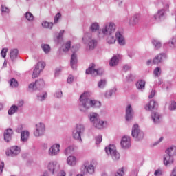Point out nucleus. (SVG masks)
Masks as SVG:
<instances>
[{"instance_id": "1", "label": "nucleus", "mask_w": 176, "mask_h": 176, "mask_svg": "<svg viewBox=\"0 0 176 176\" xmlns=\"http://www.w3.org/2000/svg\"><path fill=\"white\" fill-rule=\"evenodd\" d=\"M101 102L90 99V94L84 92L80 96L78 108L80 112H87L90 108H100Z\"/></svg>"}, {"instance_id": "2", "label": "nucleus", "mask_w": 176, "mask_h": 176, "mask_svg": "<svg viewBox=\"0 0 176 176\" xmlns=\"http://www.w3.org/2000/svg\"><path fill=\"white\" fill-rule=\"evenodd\" d=\"M107 35L108 36L107 38V42L109 45L115 43L116 40L120 46H124V45H126V40L124 39V36L120 31H117L116 32V37L113 36V34Z\"/></svg>"}, {"instance_id": "3", "label": "nucleus", "mask_w": 176, "mask_h": 176, "mask_svg": "<svg viewBox=\"0 0 176 176\" xmlns=\"http://www.w3.org/2000/svg\"><path fill=\"white\" fill-rule=\"evenodd\" d=\"M89 120L91 123H92L93 126L96 127V129H98L99 130L104 129V122L100 120V116H98L96 113H91L89 114Z\"/></svg>"}, {"instance_id": "4", "label": "nucleus", "mask_w": 176, "mask_h": 176, "mask_svg": "<svg viewBox=\"0 0 176 176\" xmlns=\"http://www.w3.org/2000/svg\"><path fill=\"white\" fill-rule=\"evenodd\" d=\"M92 38L91 33H85L82 38L84 43H88L89 50H94L97 47V40L92 39Z\"/></svg>"}, {"instance_id": "5", "label": "nucleus", "mask_w": 176, "mask_h": 176, "mask_svg": "<svg viewBox=\"0 0 176 176\" xmlns=\"http://www.w3.org/2000/svg\"><path fill=\"white\" fill-rule=\"evenodd\" d=\"M105 152L107 155L111 156L114 162H118L120 159V154L116 151V146L113 144H110L107 147H105Z\"/></svg>"}, {"instance_id": "6", "label": "nucleus", "mask_w": 176, "mask_h": 176, "mask_svg": "<svg viewBox=\"0 0 176 176\" xmlns=\"http://www.w3.org/2000/svg\"><path fill=\"white\" fill-rule=\"evenodd\" d=\"M85 133V125L78 124L73 130L72 135L74 140L82 142V135Z\"/></svg>"}, {"instance_id": "7", "label": "nucleus", "mask_w": 176, "mask_h": 176, "mask_svg": "<svg viewBox=\"0 0 176 176\" xmlns=\"http://www.w3.org/2000/svg\"><path fill=\"white\" fill-rule=\"evenodd\" d=\"M131 135L135 141H141V140H144V132L140 129L138 124H135L133 126Z\"/></svg>"}, {"instance_id": "8", "label": "nucleus", "mask_w": 176, "mask_h": 176, "mask_svg": "<svg viewBox=\"0 0 176 176\" xmlns=\"http://www.w3.org/2000/svg\"><path fill=\"white\" fill-rule=\"evenodd\" d=\"M85 73L87 75H91L92 76H97V75L101 76V75L104 74V69H96V65L92 63L89 65L88 69H86Z\"/></svg>"}, {"instance_id": "9", "label": "nucleus", "mask_w": 176, "mask_h": 176, "mask_svg": "<svg viewBox=\"0 0 176 176\" xmlns=\"http://www.w3.org/2000/svg\"><path fill=\"white\" fill-rule=\"evenodd\" d=\"M115 30H116V26L115 25V23L110 22L106 23L103 26L102 32L103 35H112L113 34H115Z\"/></svg>"}, {"instance_id": "10", "label": "nucleus", "mask_w": 176, "mask_h": 176, "mask_svg": "<svg viewBox=\"0 0 176 176\" xmlns=\"http://www.w3.org/2000/svg\"><path fill=\"white\" fill-rule=\"evenodd\" d=\"M45 131H46L45 124L43 122H38L35 124V129L34 131V137H42V135L45 134Z\"/></svg>"}, {"instance_id": "11", "label": "nucleus", "mask_w": 176, "mask_h": 176, "mask_svg": "<svg viewBox=\"0 0 176 176\" xmlns=\"http://www.w3.org/2000/svg\"><path fill=\"white\" fill-rule=\"evenodd\" d=\"M45 67H46V63L45 62H38L35 66L32 78H33V79L38 78L39 74H41V71H43Z\"/></svg>"}, {"instance_id": "12", "label": "nucleus", "mask_w": 176, "mask_h": 176, "mask_svg": "<svg viewBox=\"0 0 176 176\" xmlns=\"http://www.w3.org/2000/svg\"><path fill=\"white\" fill-rule=\"evenodd\" d=\"M20 152H21V148L17 146H13L8 149L6 155V156H10V157H16V156L20 155Z\"/></svg>"}, {"instance_id": "13", "label": "nucleus", "mask_w": 176, "mask_h": 176, "mask_svg": "<svg viewBox=\"0 0 176 176\" xmlns=\"http://www.w3.org/2000/svg\"><path fill=\"white\" fill-rule=\"evenodd\" d=\"M45 86V81L43 80L40 79L38 80H36L35 82H32L29 85V89L32 90H41Z\"/></svg>"}, {"instance_id": "14", "label": "nucleus", "mask_w": 176, "mask_h": 176, "mask_svg": "<svg viewBox=\"0 0 176 176\" xmlns=\"http://www.w3.org/2000/svg\"><path fill=\"white\" fill-rule=\"evenodd\" d=\"M167 58V54L166 53H160L154 57L153 60V64L155 65H159L164 62V60Z\"/></svg>"}, {"instance_id": "15", "label": "nucleus", "mask_w": 176, "mask_h": 176, "mask_svg": "<svg viewBox=\"0 0 176 176\" xmlns=\"http://www.w3.org/2000/svg\"><path fill=\"white\" fill-rule=\"evenodd\" d=\"M134 117V110H133V107L131 104H128L126 107V113H125V119L126 122H131L133 120V118Z\"/></svg>"}, {"instance_id": "16", "label": "nucleus", "mask_w": 176, "mask_h": 176, "mask_svg": "<svg viewBox=\"0 0 176 176\" xmlns=\"http://www.w3.org/2000/svg\"><path fill=\"white\" fill-rule=\"evenodd\" d=\"M48 170L54 174V173H57L60 170V165L56 161H52L48 164L47 166Z\"/></svg>"}, {"instance_id": "17", "label": "nucleus", "mask_w": 176, "mask_h": 176, "mask_svg": "<svg viewBox=\"0 0 176 176\" xmlns=\"http://www.w3.org/2000/svg\"><path fill=\"white\" fill-rule=\"evenodd\" d=\"M48 153L50 156H57L58 153H60V144H55L52 145Z\"/></svg>"}, {"instance_id": "18", "label": "nucleus", "mask_w": 176, "mask_h": 176, "mask_svg": "<svg viewBox=\"0 0 176 176\" xmlns=\"http://www.w3.org/2000/svg\"><path fill=\"white\" fill-rule=\"evenodd\" d=\"M121 146L123 149H129L131 146V139L130 137L124 136L121 140Z\"/></svg>"}, {"instance_id": "19", "label": "nucleus", "mask_w": 176, "mask_h": 176, "mask_svg": "<svg viewBox=\"0 0 176 176\" xmlns=\"http://www.w3.org/2000/svg\"><path fill=\"white\" fill-rule=\"evenodd\" d=\"M159 107V104H157V102L151 100L146 106L145 109L146 111H156L157 108Z\"/></svg>"}, {"instance_id": "20", "label": "nucleus", "mask_w": 176, "mask_h": 176, "mask_svg": "<svg viewBox=\"0 0 176 176\" xmlns=\"http://www.w3.org/2000/svg\"><path fill=\"white\" fill-rule=\"evenodd\" d=\"M13 135V129L8 128L4 131L3 137L6 142H10Z\"/></svg>"}, {"instance_id": "21", "label": "nucleus", "mask_w": 176, "mask_h": 176, "mask_svg": "<svg viewBox=\"0 0 176 176\" xmlns=\"http://www.w3.org/2000/svg\"><path fill=\"white\" fill-rule=\"evenodd\" d=\"M81 170H83V174H93L94 173V166L92 164L87 165V164H84L81 167Z\"/></svg>"}, {"instance_id": "22", "label": "nucleus", "mask_w": 176, "mask_h": 176, "mask_svg": "<svg viewBox=\"0 0 176 176\" xmlns=\"http://www.w3.org/2000/svg\"><path fill=\"white\" fill-rule=\"evenodd\" d=\"M174 163V157L170 154L166 153L164 155V166H168L169 164H173Z\"/></svg>"}, {"instance_id": "23", "label": "nucleus", "mask_w": 176, "mask_h": 176, "mask_svg": "<svg viewBox=\"0 0 176 176\" xmlns=\"http://www.w3.org/2000/svg\"><path fill=\"white\" fill-rule=\"evenodd\" d=\"M77 64H78V55H76V53L73 52L70 59V65L73 69H76Z\"/></svg>"}, {"instance_id": "24", "label": "nucleus", "mask_w": 176, "mask_h": 176, "mask_svg": "<svg viewBox=\"0 0 176 176\" xmlns=\"http://www.w3.org/2000/svg\"><path fill=\"white\" fill-rule=\"evenodd\" d=\"M166 13V10L164 9H161L157 11V12L154 14V19L157 21H160L164 17V14Z\"/></svg>"}, {"instance_id": "25", "label": "nucleus", "mask_w": 176, "mask_h": 176, "mask_svg": "<svg viewBox=\"0 0 176 176\" xmlns=\"http://www.w3.org/2000/svg\"><path fill=\"white\" fill-rule=\"evenodd\" d=\"M139 21H140V14H137L130 19L129 24L131 27H134V25H137V23Z\"/></svg>"}, {"instance_id": "26", "label": "nucleus", "mask_w": 176, "mask_h": 176, "mask_svg": "<svg viewBox=\"0 0 176 176\" xmlns=\"http://www.w3.org/2000/svg\"><path fill=\"white\" fill-rule=\"evenodd\" d=\"M17 57H19V50H11L10 52V58L12 61V63H14V61H16Z\"/></svg>"}, {"instance_id": "27", "label": "nucleus", "mask_w": 176, "mask_h": 176, "mask_svg": "<svg viewBox=\"0 0 176 176\" xmlns=\"http://www.w3.org/2000/svg\"><path fill=\"white\" fill-rule=\"evenodd\" d=\"M151 119L155 124L160 123V114L157 112H153L151 113Z\"/></svg>"}, {"instance_id": "28", "label": "nucleus", "mask_w": 176, "mask_h": 176, "mask_svg": "<svg viewBox=\"0 0 176 176\" xmlns=\"http://www.w3.org/2000/svg\"><path fill=\"white\" fill-rule=\"evenodd\" d=\"M30 138V132L28 131H23L21 132V141L27 142Z\"/></svg>"}, {"instance_id": "29", "label": "nucleus", "mask_w": 176, "mask_h": 176, "mask_svg": "<svg viewBox=\"0 0 176 176\" xmlns=\"http://www.w3.org/2000/svg\"><path fill=\"white\" fill-rule=\"evenodd\" d=\"M67 163L71 166H76V157L69 156L67 159Z\"/></svg>"}, {"instance_id": "30", "label": "nucleus", "mask_w": 176, "mask_h": 176, "mask_svg": "<svg viewBox=\"0 0 176 176\" xmlns=\"http://www.w3.org/2000/svg\"><path fill=\"white\" fill-rule=\"evenodd\" d=\"M165 153H167L168 155H170V156L173 157L176 155V146H173L171 147L168 148Z\"/></svg>"}, {"instance_id": "31", "label": "nucleus", "mask_w": 176, "mask_h": 176, "mask_svg": "<svg viewBox=\"0 0 176 176\" xmlns=\"http://www.w3.org/2000/svg\"><path fill=\"white\" fill-rule=\"evenodd\" d=\"M119 64V56H113L109 62L110 67H115Z\"/></svg>"}, {"instance_id": "32", "label": "nucleus", "mask_w": 176, "mask_h": 176, "mask_svg": "<svg viewBox=\"0 0 176 176\" xmlns=\"http://www.w3.org/2000/svg\"><path fill=\"white\" fill-rule=\"evenodd\" d=\"M136 87L138 90L143 91L145 89V81L140 80L136 82Z\"/></svg>"}, {"instance_id": "33", "label": "nucleus", "mask_w": 176, "mask_h": 176, "mask_svg": "<svg viewBox=\"0 0 176 176\" xmlns=\"http://www.w3.org/2000/svg\"><path fill=\"white\" fill-rule=\"evenodd\" d=\"M41 49L45 54H49V53H50V50H52L50 45L45 43L41 44Z\"/></svg>"}, {"instance_id": "34", "label": "nucleus", "mask_w": 176, "mask_h": 176, "mask_svg": "<svg viewBox=\"0 0 176 176\" xmlns=\"http://www.w3.org/2000/svg\"><path fill=\"white\" fill-rule=\"evenodd\" d=\"M91 32H97V31L100 30V25H98V23L95 22L91 24V25L89 28Z\"/></svg>"}, {"instance_id": "35", "label": "nucleus", "mask_w": 176, "mask_h": 176, "mask_svg": "<svg viewBox=\"0 0 176 176\" xmlns=\"http://www.w3.org/2000/svg\"><path fill=\"white\" fill-rule=\"evenodd\" d=\"M17 111H19V107L14 104L10 108V109L8 111V115H10V116H12V115H14V113H16Z\"/></svg>"}, {"instance_id": "36", "label": "nucleus", "mask_w": 176, "mask_h": 176, "mask_svg": "<svg viewBox=\"0 0 176 176\" xmlns=\"http://www.w3.org/2000/svg\"><path fill=\"white\" fill-rule=\"evenodd\" d=\"M151 42L153 46L155 47V49H156L157 50H158V49H160L162 47V43L158 40L153 38Z\"/></svg>"}, {"instance_id": "37", "label": "nucleus", "mask_w": 176, "mask_h": 176, "mask_svg": "<svg viewBox=\"0 0 176 176\" xmlns=\"http://www.w3.org/2000/svg\"><path fill=\"white\" fill-rule=\"evenodd\" d=\"M65 32V30H60L58 36H56V39H55L56 42L57 43H60L61 41H63V36H64V33Z\"/></svg>"}, {"instance_id": "38", "label": "nucleus", "mask_w": 176, "mask_h": 176, "mask_svg": "<svg viewBox=\"0 0 176 176\" xmlns=\"http://www.w3.org/2000/svg\"><path fill=\"white\" fill-rule=\"evenodd\" d=\"M116 93V88H113L112 89L107 91L105 93V97L107 98H111V96H113Z\"/></svg>"}, {"instance_id": "39", "label": "nucleus", "mask_w": 176, "mask_h": 176, "mask_svg": "<svg viewBox=\"0 0 176 176\" xmlns=\"http://www.w3.org/2000/svg\"><path fill=\"white\" fill-rule=\"evenodd\" d=\"M65 155L68 156L69 155H72L74 153V146H68L64 151Z\"/></svg>"}, {"instance_id": "40", "label": "nucleus", "mask_w": 176, "mask_h": 176, "mask_svg": "<svg viewBox=\"0 0 176 176\" xmlns=\"http://www.w3.org/2000/svg\"><path fill=\"white\" fill-rule=\"evenodd\" d=\"M54 23L52 22H47V21H43L42 23V27L44 28H49L50 30H52L53 28Z\"/></svg>"}, {"instance_id": "41", "label": "nucleus", "mask_w": 176, "mask_h": 176, "mask_svg": "<svg viewBox=\"0 0 176 176\" xmlns=\"http://www.w3.org/2000/svg\"><path fill=\"white\" fill-rule=\"evenodd\" d=\"M107 86V80L105 79H102L98 82V87L99 89H104Z\"/></svg>"}, {"instance_id": "42", "label": "nucleus", "mask_w": 176, "mask_h": 176, "mask_svg": "<svg viewBox=\"0 0 176 176\" xmlns=\"http://www.w3.org/2000/svg\"><path fill=\"white\" fill-rule=\"evenodd\" d=\"M10 86H11V87H18L19 82L15 78H11L10 80Z\"/></svg>"}, {"instance_id": "43", "label": "nucleus", "mask_w": 176, "mask_h": 176, "mask_svg": "<svg viewBox=\"0 0 176 176\" xmlns=\"http://www.w3.org/2000/svg\"><path fill=\"white\" fill-rule=\"evenodd\" d=\"M153 74L155 75V78H159L160 75H162V68L157 67L153 71Z\"/></svg>"}, {"instance_id": "44", "label": "nucleus", "mask_w": 176, "mask_h": 176, "mask_svg": "<svg viewBox=\"0 0 176 176\" xmlns=\"http://www.w3.org/2000/svg\"><path fill=\"white\" fill-rule=\"evenodd\" d=\"M25 17L28 20V21H34V15L30 12L25 14Z\"/></svg>"}, {"instance_id": "45", "label": "nucleus", "mask_w": 176, "mask_h": 176, "mask_svg": "<svg viewBox=\"0 0 176 176\" xmlns=\"http://www.w3.org/2000/svg\"><path fill=\"white\" fill-rule=\"evenodd\" d=\"M46 97H47V93H44L43 94H39V95H37V100L38 101H43L45 100H46Z\"/></svg>"}, {"instance_id": "46", "label": "nucleus", "mask_w": 176, "mask_h": 176, "mask_svg": "<svg viewBox=\"0 0 176 176\" xmlns=\"http://www.w3.org/2000/svg\"><path fill=\"white\" fill-rule=\"evenodd\" d=\"M168 45L170 47H172V49L176 47V37H173L171 41L168 42Z\"/></svg>"}, {"instance_id": "47", "label": "nucleus", "mask_w": 176, "mask_h": 176, "mask_svg": "<svg viewBox=\"0 0 176 176\" xmlns=\"http://www.w3.org/2000/svg\"><path fill=\"white\" fill-rule=\"evenodd\" d=\"M70 49H71V41H69L66 42V43L65 44V46L63 50L64 52H69Z\"/></svg>"}, {"instance_id": "48", "label": "nucleus", "mask_w": 176, "mask_h": 176, "mask_svg": "<svg viewBox=\"0 0 176 176\" xmlns=\"http://www.w3.org/2000/svg\"><path fill=\"white\" fill-rule=\"evenodd\" d=\"M1 10L2 13L9 14L10 12V10L9 9V8H8V7L3 6V5H1Z\"/></svg>"}, {"instance_id": "49", "label": "nucleus", "mask_w": 176, "mask_h": 176, "mask_svg": "<svg viewBox=\"0 0 176 176\" xmlns=\"http://www.w3.org/2000/svg\"><path fill=\"white\" fill-rule=\"evenodd\" d=\"M168 109H169V111H175V109H176V102L175 101L171 102L170 104H169Z\"/></svg>"}, {"instance_id": "50", "label": "nucleus", "mask_w": 176, "mask_h": 176, "mask_svg": "<svg viewBox=\"0 0 176 176\" xmlns=\"http://www.w3.org/2000/svg\"><path fill=\"white\" fill-rule=\"evenodd\" d=\"M61 17V13L60 12H58L56 16H54V24H57L58 23V20H60Z\"/></svg>"}, {"instance_id": "51", "label": "nucleus", "mask_w": 176, "mask_h": 176, "mask_svg": "<svg viewBox=\"0 0 176 176\" xmlns=\"http://www.w3.org/2000/svg\"><path fill=\"white\" fill-rule=\"evenodd\" d=\"M96 140V145H98L99 144H101L102 142V135H99L97 137L95 138Z\"/></svg>"}, {"instance_id": "52", "label": "nucleus", "mask_w": 176, "mask_h": 176, "mask_svg": "<svg viewBox=\"0 0 176 176\" xmlns=\"http://www.w3.org/2000/svg\"><path fill=\"white\" fill-rule=\"evenodd\" d=\"M124 168H122L119 169L116 173V176H124Z\"/></svg>"}, {"instance_id": "53", "label": "nucleus", "mask_w": 176, "mask_h": 176, "mask_svg": "<svg viewBox=\"0 0 176 176\" xmlns=\"http://www.w3.org/2000/svg\"><path fill=\"white\" fill-rule=\"evenodd\" d=\"M134 79H135V76H134L133 74H129L128 75V76H126V80L127 82H133V80H134Z\"/></svg>"}, {"instance_id": "54", "label": "nucleus", "mask_w": 176, "mask_h": 176, "mask_svg": "<svg viewBox=\"0 0 176 176\" xmlns=\"http://www.w3.org/2000/svg\"><path fill=\"white\" fill-rule=\"evenodd\" d=\"M6 53H8V48H3L1 52L3 58H5L6 57Z\"/></svg>"}, {"instance_id": "55", "label": "nucleus", "mask_w": 176, "mask_h": 176, "mask_svg": "<svg viewBox=\"0 0 176 176\" xmlns=\"http://www.w3.org/2000/svg\"><path fill=\"white\" fill-rule=\"evenodd\" d=\"M54 96L56 98H61V97H63V91H58L55 93Z\"/></svg>"}, {"instance_id": "56", "label": "nucleus", "mask_w": 176, "mask_h": 176, "mask_svg": "<svg viewBox=\"0 0 176 176\" xmlns=\"http://www.w3.org/2000/svg\"><path fill=\"white\" fill-rule=\"evenodd\" d=\"M3 168H5V163L3 162H1L0 164V174H2V173H3Z\"/></svg>"}, {"instance_id": "57", "label": "nucleus", "mask_w": 176, "mask_h": 176, "mask_svg": "<svg viewBox=\"0 0 176 176\" xmlns=\"http://www.w3.org/2000/svg\"><path fill=\"white\" fill-rule=\"evenodd\" d=\"M138 175V170L134 169L131 172L130 176H137Z\"/></svg>"}, {"instance_id": "58", "label": "nucleus", "mask_w": 176, "mask_h": 176, "mask_svg": "<svg viewBox=\"0 0 176 176\" xmlns=\"http://www.w3.org/2000/svg\"><path fill=\"white\" fill-rule=\"evenodd\" d=\"M123 69L125 71V72H127V71H130V69H131V66L129 65H124Z\"/></svg>"}, {"instance_id": "59", "label": "nucleus", "mask_w": 176, "mask_h": 176, "mask_svg": "<svg viewBox=\"0 0 176 176\" xmlns=\"http://www.w3.org/2000/svg\"><path fill=\"white\" fill-rule=\"evenodd\" d=\"M155 94H156V91L153 89L151 92V94L148 96V98H153V97H155Z\"/></svg>"}, {"instance_id": "60", "label": "nucleus", "mask_w": 176, "mask_h": 176, "mask_svg": "<svg viewBox=\"0 0 176 176\" xmlns=\"http://www.w3.org/2000/svg\"><path fill=\"white\" fill-rule=\"evenodd\" d=\"M74 82V76L69 75L68 78H67V82L68 83H72Z\"/></svg>"}, {"instance_id": "61", "label": "nucleus", "mask_w": 176, "mask_h": 176, "mask_svg": "<svg viewBox=\"0 0 176 176\" xmlns=\"http://www.w3.org/2000/svg\"><path fill=\"white\" fill-rule=\"evenodd\" d=\"M154 175L157 176V175H162V171L160 170H157L154 173Z\"/></svg>"}, {"instance_id": "62", "label": "nucleus", "mask_w": 176, "mask_h": 176, "mask_svg": "<svg viewBox=\"0 0 176 176\" xmlns=\"http://www.w3.org/2000/svg\"><path fill=\"white\" fill-rule=\"evenodd\" d=\"M21 130H23V125H20L18 126V128L16 129V133H20Z\"/></svg>"}, {"instance_id": "63", "label": "nucleus", "mask_w": 176, "mask_h": 176, "mask_svg": "<svg viewBox=\"0 0 176 176\" xmlns=\"http://www.w3.org/2000/svg\"><path fill=\"white\" fill-rule=\"evenodd\" d=\"M170 176H176V168L173 169Z\"/></svg>"}, {"instance_id": "64", "label": "nucleus", "mask_w": 176, "mask_h": 176, "mask_svg": "<svg viewBox=\"0 0 176 176\" xmlns=\"http://www.w3.org/2000/svg\"><path fill=\"white\" fill-rule=\"evenodd\" d=\"M57 176H65V172H64V170H61L58 173Z\"/></svg>"}]
</instances>
